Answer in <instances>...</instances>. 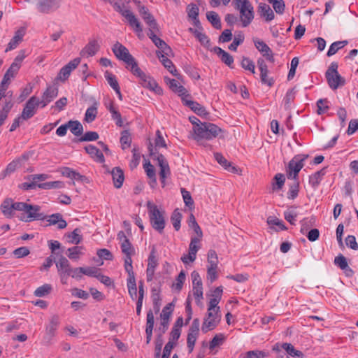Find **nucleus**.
Listing matches in <instances>:
<instances>
[{"instance_id": "nucleus-15", "label": "nucleus", "mask_w": 358, "mask_h": 358, "mask_svg": "<svg viewBox=\"0 0 358 358\" xmlns=\"http://www.w3.org/2000/svg\"><path fill=\"white\" fill-rule=\"evenodd\" d=\"M191 277L192 279V291L193 295L199 303L203 299V284L200 275L198 272L194 271Z\"/></svg>"}, {"instance_id": "nucleus-29", "label": "nucleus", "mask_w": 358, "mask_h": 358, "mask_svg": "<svg viewBox=\"0 0 358 358\" xmlns=\"http://www.w3.org/2000/svg\"><path fill=\"white\" fill-rule=\"evenodd\" d=\"M0 208L2 213L8 218L13 216V201L12 199H6L1 204Z\"/></svg>"}, {"instance_id": "nucleus-28", "label": "nucleus", "mask_w": 358, "mask_h": 358, "mask_svg": "<svg viewBox=\"0 0 358 358\" xmlns=\"http://www.w3.org/2000/svg\"><path fill=\"white\" fill-rule=\"evenodd\" d=\"M220 321V316H215L213 318H204L203 322L201 326V331L203 333H207L209 331L213 330L216 328Z\"/></svg>"}, {"instance_id": "nucleus-48", "label": "nucleus", "mask_w": 358, "mask_h": 358, "mask_svg": "<svg viewBox=\"0 0 358 358\" xmlns=\"http://www.w3.org/2000/svg\"><path fill=\"white\" fill-rule=\"evenodd\" d=\"M52 286L50 284H44L34 291V295L38 297H43L50 293Z\"/></svg>"}, {"instance_id": "nucleus-36", "label": "nucleus", "mask_w": 358, "mask_h": 358, "mask_svg": "<svg viewBox=\"0 0 358 358\" xmlns=\"http://www.w3.org/2000/svg\"><path fill=\"white\" fill-rule=\"evenodd\" d=\"M207 20L211 23L214 28L220 29L222 24L218 14L215 11H208L206 13Z\"/></svg>"}, {"instance_id": "nucleus-40", "label": "nucleus", "mask_w": 358, "mask_h": 358, "mask_svg": "<svg viewBox=\"0 0 358 358\" xmlns=\"http://www.w3.org/2000/svg\"><path fill=\"white\" fill-rule=\"evenodd\" d=\"M347 44H348L347 41L334 42L330 45V48L327 53V55L328 57H331L332 55H335L339 50L344 48Z\"/></svg>"}, {"instance_id": "nucleus-31", "label": "nucleus", "mask_w": 358, "mask_h": 358, "mask_svg": "<svg viewBox=\"0 0 358 358\" xmlns=\"http://www.w3.org/2000/svg\"><path fill=\"white\" fill-rule=\"evenodd\" d=\"M99 44L97 41H90L82 50L81 53L87 55V57L94 56L99 50Z\"/></svg>"}, {"instance_id": "nucleus-13", "label": "nucleus", "mask_w": 358, "mask_h": 358, "mask_svg": "<svg viewBox=\"0 0 358 358\" xmlns=\"http://www.w3.org/2000/svg\"><path fill=\"white\" fill-rule=\"evenodd\" d=\"M80 58L76 57L60 69L55 80L62 83L65 82L70 76L71 71L80 64Z\"/></svg>"}, {"instance_id": "nucleus-45", "label": "nucleus", "mask_w": 358, "mask_h": 358, "mask_svg": "<svg viewBox=\"0 0 358 358\" xmlns=\"http://www.w3.org/2000/svg\"><path fill=\"white\" fill-rule=\"evenodd\" d=\"M128 292L132 300H135L137 297V287L135 279H127Z\"/></svg>"}, {"instance_id": "nucleus-34", "label": "nucleus", "mask_w": 358, "mask_h": 358, "mask_svg": "<svg viewBox=\"0 0 358 358\" xmlns=\"http://www.w3.org/2000/svg\"><path fill=\"white\" fill-rule=\"evenodd\" d=\"M326 173V168H323L321 170L315 172L313 175L310 176L309 182L311 186L314 188L317 187L320 183L322 177Z\"/></svg>"}, {"instance_id": "nucleus-9", "label": "nucleus", "mask_w": 358, "mask_h": 358, "mask_svg": "<svg viewBox=\"0 0 358 358\" xmlns=\"http://www.w3.org/2000/svg\"><path fill=\"white\" fill-rule=\"evenodd\" d=\"M115 0H113V4L115 10L120 13L123 17H124L129 25L132 27L135 31L136 32H142L143 28L141 27V24L138 20L134 14L127 9H122V6L117 1H115Z\"/></svg>"}, {"instance_id": "nucleus-58", "label": "nucleus", "mask_w": 358, "mask_h": 358, "mask_svg": "<svg viewBox=\"0 0 358 358\" xmlns=\"http://www.w3.org/2000/svg\"><path fill=\"white\" fill-rule=\"evenodd\" d=\"M97 115V108L96 106H91L88 108L86 110L85 115V120L87 122H92L94 121Z\"/></svg>"}, {"instance_id": "nucleus-55", "label": "nucleus", "mask_w": 358, "mask_h": 358, "mask_svg": "<svg viewBox=\"0 0 358 358\" xmlns=\"http://www.w3.org/2000/svg\"><path fill=\"white\" fill-rule=\"evenodd\" d=\"M105 78L107 80L108 84L115 91V92H118V89L120 86L116 80L115 76L113 75L111 73L106 71L105 73Z\"/></svg>"}, {"instance_id": "nucleus-32", "label": "nucleus", "mask_w": 358, "mask_h": 358, "mask_svg": "<svg viewBox=\"0 0 358 358\" xmlns=\"http://www.w3.org/2000/svg\"><path fill=\"white\" fill-rule=\"evenodd\" d=\"M258 10L261 16L265 17L266 21L269 22L274 19L275 15L268 5L260 3Z\"/></svg>"}, {"instance_id": "nucleus-12", "label": "nucleus", "mask_w": 358, "mask_h": 358, "mask_svg": "<svg viewBox=\"0 0 358 358\" xmlns=\"http://www.w3.org/2000/svg\"><path fill=\"white\" fill-rule=\"evenodd\" d=\"M200 321L199 318H194L189 327L187 338V345L189 352L194 350V347L199 334Z\"/></svg>"}, {"instance_id": "nucleus-5", "label": "nucleus", "mask_w": 358, "mask_h": 358, "mask_svg": "<svg viewBox=\"0 0 358 358\" xmlns=\"http://www.w3.org/2000/svg\"><path fill=\"white\" fill-rule=\"evenodd\" d=\"M112 50L118 59L126 63V68L131 73L138 67V64L134 57L129 53L128 49L119 42H116L113 45Z\"/></svg>"}, {"instance_id": "nucleus-14", "label": "nucleus", "mask_w": 358, "mask_h": 358, "mask_svg": "<svg viewBox=\"0 0 358 358\" xmlns=\"http://www.w3.org/2000/svg\"><path fill=\"white\" fill-rule=\"evenodd\" d=\"M41 106L39 99L35 96H31L26 103L22 114V120H27L32 117L36 113V108Z\"/></svg>"}, {"instance_id": "nucleus-19", "label": "nucleus", "mask_w": 358, "mask_h": 358, "mask_svg": "<svg viewBox=\"0 0 358 358\" xmlns=\"http://www.w3.org/2000/svg\"><path fill=\"white\" fill-rule=\"evenodd\" d=\"M138 12L145 22L149 26V29H154V30L159 31V26L153 15L149 12V10L145 6H140Z\"/></svg>"}, {"instance_id": "nucleus-62", "label": "nucleus", "mask_w": 358, "mask_h": 358, "mask_svg": "<svg viewBox=\"0 0 358 358\" xmlns=\"http://www.w3.org/2000/svg\"><path fill=\"white\" fill-rule=\"evenodd\" d=\"M121 249L122 252L124 255H134V249L131 245V243H130L129 239H124L121 243Z\"/></svg>"}, {"instance_id": "nucleus-24", "label": "nucleus", "mask_w": 358, "mask_h": 358, "mask_svg": "<svg viewBox=\"0 0 358 358\" xmlns=\"http://www.w3.org/2000/svg\"><path fill=\"white\" fill-rule=\"evenodd\" d=\"M85 150L87 154L90 155L96 162L103 163L105 161L104 156L102 152L96 147L92 145H88L85 147Z\"/></svg>"}, {"instance_id": "nucleus-54", "label": "nucleus", "mask_w": 358, "mask_h": 358, "mask_svg": "<svg viewBox=\"0 0 358 358\" xmlns=\"http://www.w3.org/2000/svg\"><path fill=\"white\" fill-rule=\"evenodd\" d=\"M131 138L130 136V134L127 130H124L122 132L120 137V143L122 145V148L123 150L129 147L131 145Z\"/></svg>"}, {"instance_id": "nucleus-59", "label": "nucleus", "mask_w": 358, "mask_h": 358, "mask_svg": "<svg viewBox=\"0 0 358 358\" xmlns=\"http://www.w3.org/2000/svg\"><path fill=\"white\" fill-rule=\"evenodd\" d=\"M152 298L153 301V308L155 312L157 313L159 311L161 306V297L159 292H156V289H152Z\"/></svg>"}, {"instance_id": "nucleus-51", "label": "nucleus", "mask_w": 358, "mask_h": 358, "mask_svg": "<svg viewBox=\"0 0 358 358\" xmlns=\"http://www.w3.org/2000/svg\"><path fill=\"white\" fill-rule=\"evenodd\" d=\"M19 70V66L17 64H12L9 69L6 71V73L3 76V79L5 81H8L10 83V80L12 78L15 76V75L17 73Z\"/></svg>"}, {"instance_id": "nucleus-17", "label": "nucleus", "mask_w": 358, "mask_h": 358, "mask_svg": "<svg viewBox=\"0 0 358 358\" xmlns=\"http://www.w3.org/2000/svg\"><path fill=\"white\" fill-rule=\"evenodd\" d=\"M253 42L255 48L262 54L263 57H264L268 62L274 63L275 59L273 54L268 45L265 42L257 38H254Z\"/></svg>"}, {"instance_id": "nucleus-63", "label": "nucleus", "mask_w": 358, "mask_h": 358, "mask_svg": "<svg viewBox=\"0 0 358 358\" xmlns=\"http://www.w3.org/2000/svg\"><path fill=\"white\" fill-rule=\"evenodd\" d=\"M270 3L273 4V9L277 13L282 14L285 8L283 0H268Z\"/></svg>"}, {"instance_id": "nucleus-35", "label": "nucleus", "mask_w": 358, "mask_h": 358, "mask_svg": "<svg viewBox=\"0 0 358 358\" xmlns=\"http://www.w3.org/2000/svg\"><path fill=\"white\" fill-rule=\"evenodd\" d=\"M24 34L22 31L18 30L15 32V36L12 38L8 44L6 52L12 50L17 48L18 44L22 41Z\"/></svg>"}, {"instance_id": "nucleus-37", "label": "nucleus", "mask_w": 358, "mask_h": 358, "mask_svg": "<svg viewBox=\"0 0 358 358\" xmlns=\"http://www.w3.org/2000/svg\"><path fill=\"white\" fill-rule=\"evenodd\" d=\"M68 127L71 132L76 136H80L83 132V127L81 123L78 120H70L68 122Z\"/></svg>"}, {"instance_id": "nucleus-53", "label": "nucleus", "mask_w": 358, "mask_h": 358, "mask_svg": "<svg viewBox=\"0 0 358 358\" xmlns=\"http://www.w3.org/2000/svg\"><path fill=\"white\" fill-rule=\"evenodd\" d=\"M68 257L71 259L77 260L80 258V255L83 254L82 247L74 246L68 249Z\"/></svg>"}, {"instance_id": "nucleus-60", "label": "nucleus", "mask_w": 358, "mask_h": 358, "mask_svg": "<svg viewBox=\"0 0 358 358\" xmlns=\"http://www.w3.org/2000/svg\"><path fill=\"white\" fill-rule=\"evenodd\" d=\"M244 41V35L241 33L236 35L233 42L229 45V49L232 51H236L237 47Z\"/></svg>"}, {"instance_id": "nucleus-43", "label": "nucleus", "mask_w": 358, "mask_h": 358, "mask_svg": "<svg viewBox=\"0 0 358 358\" xmlns=\"http://www.w3.org/2000/svg\"><path fill=\"white\" fill-rule=\"evenodd\" d=\"M267 223L270 226L278 227L279 229H275L276 231H279V230L285 231L287 229V227L285 225L283 222L274 216H269L267 218Z\"/></svg>"}, {"instance_id": "nucleus-56", "label": "nucleus", "mask_w": 358, "mask_h": 358, "mask_svg": "<svg viewBox=\"0 0 358 358\" xmlns=\"http://www.w3.org/2000/svg\"><path fill=\"white\" fill-rule=\"evenodd\" d=\"M99 134L96 131H87L84 135H83L80 138L76 140L77 142H83V141H96L99 138Z\"/></svg>"}, {"instance_id": "nucleus-41", "label": "nucleus", "mask_w": 358, "mask_h": 358, "mask_svg": "<svg viewBox=\"0 0 358 358\" xmlns=\"http://www.w3.org/2000/svg\"><path fill=\"white\" fill-rule=\"evenodd\" d=\"M63 174L71 179L78 181L83 182L87 179L85 176L80 174L78 172H76L70 168H66Z\"/></svg>"}, {"instance_id": "nucleus-27", "label": "nucleus", "mask_w": 358, "mask_h": 358, "mask_svg": "<svg viewBox=\"0 0 358 358\" xmlns=\"http://www.w3.org/2000/svg\"><path fill=\"white\" fill-rule=\"evenodd\" d=\"M213 51L220 57L222 62L229 67H231V65L234 63V58L229 53L217 46L213 48Z\"/></svg>"}, {"instance_id": "nucleus-42", "label": "nucleus", "mask_w": 358, "mask_h": 358, "mask_svg": "<svg viewBox=\"0 0 358 358\" xmlns=\"http://www.w3.org/2000/svg\"><path fill=\"white\" fill-rule=\"evenodd\" d=\"M273 180L275 181L272 184V191L275 192L281 189L285 184V178L282 173H277Z\"/></svg>"}, {"instance_id": "nucleus-2", "label": "nucleus", "mask_w": 358, "mask_h": 358, "mask_svg": "<svg viewBox=\"0 0 358 358\" xmlns=\"http://www.w3.org/2000/svg\"><path fill=\"white\" fill-rule=\"evenodd\" d=\"M235 9L240 12V19L243 27H247L255 17L254 8L249 0H233Z\"/></svg>"}, {"instance_id": "nucleus-30", "label": "nucleus", "mask_w": 358, "mask_h": 358, "mask_svg": "<svg viewBox=\"0 0 358 358\" xmlns=\"http://www.w3.org/2000/svg\"><path fill=\"white\" fill-rule=\"evenodd\" d=\"M156 55L160 62L162 63L164 66L174 76H177V70L175 68L173 62L168 58L169 57L165 56L160 52H156Z\"/></svg>"}, {"instance_id": "nucleus-46", "label": "nucleus", "mask_w": 358, "mask_h": 358, "mask_svg": "<svg viewBox=\"0 0 358 358\" xmlns=\"http://www.w3.org/2000/svg\"><path fill=\"white\" fill-rule=\"evenodd\" d=\"M315 222V218L314 217H311L310 218L306 217L303 218L301 221V233L304 234L313 225H314Z\"/></svg>"}, {"instance_id": "nucleus-61", "label": "nucleus", "mask_w": 358, "mask_h": 358, "mask_svg": "<svg viewBox=\"0 0 358 358\" xmlns=\"http://www.w3.org/2000/svg\"><path fill=\"white\" fill-rule=\"evenodd\" d=\"M57 317H53L50 321V324L46 328V333L50 337H52L55 335V332L58 325Z\"/></svg>"}, {"instance_id": "nucleus-18", "label": "nucleus", "mask_w": 358, "mask_h": 358, "mask_svg": "<svg viewBox=\"0 0 358 358\" xmlns=\"http://www.w3.org/2000/svg\"><path fill=\"white\" fill-rule=\"evenodd\" d=\"M200 239L197 237H192L189 246V254L187 255H183L181 257V261L184 264H188V260L191 262L196 259V252L199 249L197 244L199 243Z\"/></svg>"}, {"instance_id": "nucleus-25", "label": "nucleus", "mask_w": 358, "mask_h": 358, "mask_svg": "<svg viewBox=\"0 0 358 358\" xmlns=\"http://www.w3.org/2000/svg\"><path fill=\"white\" fill-rule=\"evenodd\" d=\"M110 173L112 175L114 186L116 188H120L124 180L123 171L120 167H115L112 169Z\"/></svg>"}, {"instance_id": "nucleus-4", "label": "nucleus", "mask_w": 358, "mask_h": 358, "mask_svg": "<svg viewBox=\"0 0 358 358\" xmlns=\"http://www.w3.org/2000/svg\"><path fill=\"white\" fill-rule=\"evenodd\" d=\"M148 150L150 152V156L152 157V159L153 160L157 161V164L160 168V180L162 184V187H164L166 185V179L171 175V170L169 163L165 157L162 154L159 153L157 151V149L152 147L151 143L149 145Z\"/></svg>"}, {"instance_id": "nucleus-8", "label": "nucleus", "mask_w": 358, "mask_h": 358, "mask_svg": "<svg viewBox=\"0 0 358 358\" xmlns=\"http://www.w3.org/2000/svg\"><path fill=\"white\" fill-rule=\"evenodd\" d=\"M308 157V155H297L289 161L287 170L288 178L297 179L299 171L304 166V161Z\"/></svg>"}, {"instance_id": "nucleus-7", "label": "nucleus", "mask_w": 358, "mask_h": 358, "mask_svg": "<svg viewBox=\"0 0 358 358\" xmlns=\"http://www.w3.org/2000/svg\"><path fill=\"white\" fill-rule=\"evenodd\" d=\"M132 73L140 78V83L143 87L150 89L157 94H162L163 90L157 83L151 77L145 75L138 66L134 69Z\"/></svg>"}, {"instance_id": "nucleus-21", "label": "nucleus", "mask_w": 358, "mask_h": 358, "mask_svg": "<svg viewBox=\"0 0 358 358\" xmlns=\"http://www.w3.org/2000/svg\"><path fill=\"white\" fill-rule=\"evenodd\" d=\"M48 222V225H55L57 224V228L59 229H65L67 226V222L63 219L62 215L60 213H54L51 215H47L45 219Z\"/></svg>"}, {"instance_id": "nucleus-38", "label": "nucleus", "mask_w": 358, "mask_h": 358, "mask_svg": "<svg viewBox=\"0 0 358 358\" xmlns=\"http://www.w3.org/2000/svg\"><path fill=\"white\" fill-rule=\"evenodd\" d=\"M282 348L287 353L294 357L303 358V354L301 351L297 350L291 343H285L282 345Z\"/></svg>"}, {"instance_id": "nucleus-47", "label": "nucleus", "mask_w": 358, "mask_h": 358, "mask_svg": "<svg viewBox=\"0 0 358 358\" xmlns=\"http://www.w3.org/2000/svg\"><path fill=\"white\" fill-rule=\"evenodd\" d=\"M299 182L297 179L294 180L293 184H292L289 187V191L287 192V198L289 199H294L299 194Z\"/></svg>"}, {"instance_id": "nucleus-23", "label": "nucleus", "mask_w": 358, "mask_h": 358, "mask_svg": "<svg viewBox=\"0 0 358 358\" xmlns=\"http://www.w3.org/2000/svg\"><path fill=\"white\" fill-rule=\"evenodd\" d=\"M182 101L185 106L190 108L197 115L201 116L207 114L205 108L199 103L192 100H188L185 99V97L182 98Z\"/></svg>"}, {"instance_id": "nucleus-10", "label": "nucleus", "mask_w": 358, "mask_h": 358, "mask_svg": "<svg viewBox=\"0 0 358 358\" xmlns=\"http://www.w3.org/2000/svg\"><path fill=\"white\" fill-rule=\"evenodd\" d=\"M58 274L62 284H66L68 278L71 274V269L69 260L64 256H61L56 262Z\"/></svg>"}, {"instance_id": "nucleus-57", "label": "nucleus", "mask_w": 358, "mask_h": 358, "mask_svg": "<svg viewBox=\"0 0 358 358\" xmlns=\"http://www.w3.org/2000/svg\"><path fill=\"white\" fill-rule=\"evenodd\" d=\"M269 353L262 350H251L245 354V358H264L268 357Z\"/></svg>"}, {"instance_id": "nucleus-16", "label": "nucleus", "mask_w": 358, "mask_h": 358, "mask_svg": "<svg viewBox=\"0 0 358 358\" xmlns=\"http://www.w3.org/2000/svg\"><path fill=\"white\" fill-rule=\"evenodd\" d=\"M59 90L57 87L48 85L42 94L41 99H39V103L41 108L45 107L49 103L53 101L58 95Z\"/></svg>"}, {"instance_id": "nucleus-33", "label": "nucleus", "mask_w": 358, "mask_h": 358, "mask_svg": "<svg viewBox=\"0 0 358 358\" xmlns=\"http://www.w3.org/2000/svg\"><path fill=\"white\" fill-rule=\"evenodd\" d=\"M189 31L194 35V36L197 38V40L200 42V43L202 45L207 48L210 47V39L205 34L201 32L198 29H195L193 28H189Z\"/></svg>"}, {"instance_id": "nucleus-39", "label": "nucleus", "mask_w": 358, "mask_h": 358, "mask_svg": "<svg viewBox=\"0 0 358 358\" xmlns=\"http://www.w3.org/2000/svg\"><path fill=\"white\" fill-rule=\"evenodd\" d=\"M37 187L43 189H62L64 187V183L62 181H52L40 183Z\"/></svg>"}, {"instance_id": "nucleus-44", "label": "nucleus", "mask_w": 358, "mask_h": 358, "mask_svg": "<svg viewBox=\"0 0 358 358\" xmlns=\"http://www.w3.org/2000/svg\"><path fill=\"white\" fill-rule=\"evenodd\" d=\"M181 220H182V214L180 213L178 209L174 210V211L173 212V213L171 215V222L173 224L174 229L176 231H178L180 228Z\"/></svg>"}, {"instance_id": "nucleus-26", "label": "nucleus", "mask_w": 358, "mask_h": 358, "mask_svg": "<svg viewBox=\"0 0 358 358\" xmlns=\"http://www.w3.org/2000/svg\"><path fill=\"white\" fill-rule=\"evenodd\" d=\"M13 106V103L11 99L6 98L3 101V105L2 108H0V126H1L4 121L8 117V113L10 111L11 108Z\"/></svg>"}, {"instance_id": "nucleus-52", "label": "nucleus", "mask_w": 358, "mask_h": 358, "mask_svg": "<svg viewBox=\"0 0 358 358\" xmlns=\"http://www.w3.org/2000/svg\"><path fill=\"white\" fill-rule=\"evenodd\" d=\"M79 233V229L76 228L73 231V232L67 234V237L69 239V242L75 245L80 243L82 241V236Z\"/></svg>"}, {"instance_id": "nucleus-11", "label": "nucleus", "mask_w": 358, "mask_h": 358, "mask_svg": "<svg viewBox=\"0 0 358 358\" xmlns=\"http://www.w3.org/2000/svg\"><path fill=\"white\" fill-rule=\"evenodd\" d=\"M41 208L38 205L29 204L27 211H26L27 215H23L20 220L25 222L34 220H45L47 218V215L41 212Z\"/></svg>"}, {"instance_id": "nucleus-6", "label": "nucleus", "mask_w": 358, "mask_h": 358, "mask_svg": "<svg viewBox=\"0 0 358 358\" xmlns=\"http://www.w3.org/2000/svg\"><path fill=\"white\" fill-rule=\"evenodd\" d=\"M338 63L333 62L325 73L328 85L330 88L334 90L338 89L339 87L343 86L345 83V78L338 73Z\"/></svg>"}, {"instance_id": "nucleus-64", "label": "nucleus", "mask_w": 358, "mask_h": 358, "mask_svg": "<svg viewBox=\"0 0 358 358\" xmlns=\"http://www.w3.org/2000/svg\"><path fill=\"white\" fill-rule=\"evenodd\" d=\"M181 193L185 206L189 207L190 209H192L194 208V201L191 196L190 193L184 188L181 189Z\"/></svg>"}, {"instance_id": "nucleus-1", "label": "nucleus", "mask_w": 358, "mask_h": 358, "mask_svg": "<svg viewBox=\"0 0 358 358\" xmlns=\"http://www.w3.org/2000/svg\"><path fill=\"white\" fill-rule=\"evenodd\" d=\"M193 131L194 139L199 142L202 139L210 140L217 137L222 129L213 123L203 122L201 125L193 127Z\"/></svg>"}, {"instance_id": "nucleus-50", "label": "nucleus", "mask_w": 358, "mask_h": 358, "mask_svg": "<svg viewBox=\"0 0 358 358\" xmlns=\"http://www.w3.org/2000/svg\"><path fill=\"white\" fill-rule=\"evenodd\" d=\"M155 31H157L154 30V29H149L148 36L155 43V45L159 49L160 48H162V46L164 45L165 41L157 36L155 33Z\"/></svg>"}, {"instance_id": "nucleus-22", "label": "nucleus", "mask_w": 358, "mask_h": 358, "mask_svg": "<svg viewBox=\"0 0 358 358\" xmlns=\"http://www.w3.org/2000/svg\"><path fill=\"white\" fill-rule=\"evenodd\" d=\"M55 8H58L55 0H38L37 3V8L42 13H48Z\"/></svg>"}, {"instance_id": "nucleus-49", "label": "nucleus", "mask_w": 358, "mask_h": 358, "mask_svg": "<svg viewBox=\"0 0 358 358\" xmlns=\"http://www.w3.org/2000/svg\"><path fill=\"white\" fill-rule=\"evenodd\" d=\"M157 250L155 245L152 247L151 252L148 259V267L155 268L158 265V259L157 258Z\"/></svg>"}, {"instance_id": "nucleus-3", "label": "nucleus", "mask_w": 358, "mask_h": 358, "mask_svg": "<svg viewBox=\"0 0 358 358\" xmlns=\"http://www.w3.org/2000/svg\"><path fill=\"white\" fill-rule=\"evenodd\" d=\"M146 206L148 210L151 226L159 234H162L166 224L164 211L159 210L158 207L150 201L147 202Z\"/></svg>"}, {"instance_id": "nucleus-20", "label": "nucleus", "mask_w": 358, "mask_h": 358, "mask_svg": "<svg viewBox=\"0 0 358 358\" xmlns=\"http://www.w3.org/2000/svg\"><path fill=\"white\" fill-rule=\"evenodd\" d=\"M165 79L166 80V83L169 85L170 89L173 92L178 93V95L181 96V99L182 97H185V99H187L190 96L187 90L182 85H179L176 80L169 78H165Z\"/></svg>"}]
</instances>
